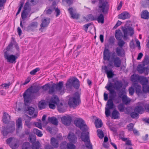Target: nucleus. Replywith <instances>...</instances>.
<instances>
[{"instance_id":"c756f323","label":"nucleus","mask_w":149,"mask_h":149,"mask_svg":"<svg viewBox=\"0 0 149 149\" xmlns=\"http://www.w3.org/2000/svg\"><path fill=\"white\" fill-rule=\"evenodd\" d=\"M123 103L127 105L130 103L131 100L126 95H124L122 97Z\"/></svg>"},{"instance_id":"49530a36","label":"nucleus","mask_w":149,"mask_h":149,"mask_svg":"<svg viewBox=\"0 0 149 149\" xmlns=\"http://www.w3.org/2000/svg\"><path fill=\"white\" fill-rule=\"evenodd\" d=\"M27 11L23 10L22 13L21 17L22 19H25L27 17L29 13Z\"/></svg>"},{"instance_id":"cd10ccee","label":"nucleus","mask_w":149,"mask_h":149,"mask_svg":"<svg viewBox=\"0 0 149 149\" xmlns=\"http://www.w3.org/2000/svg\"><path fill=\"white\" fill-rule=\"evenodd\" d=\"M103 69L104 70H105V72L107 74V77L108 78H111L113 77L114 75L113 72L111 70L108 71L107 70V66H105Z\"/></svg>"},{"instance_id":"6ab92c4d","label":"nucleus","mask_w":149,"mask_h":149,"mask_svg":"<svg viewBox=\"0 0 149 149\" xmlns=\"http://www.w3.org/2000/svg\"><path fill=\"white\" fill-rule=\"evenodd\" d=\"M50 143L54 148H57L59 146V141L56 138L52 137L50 139Z\"/></svg>"},{"instance_id":"5fc2aeb1","label":"nucleus","mask_w":149,"mask_h":149,"mask_svg":"<svg viewBox=\"0 0 149 149\" xmlns=\"http://www.w3.org/2000/svg\"><path fill=\"white\" fill-rule=\"evenodd\" d=\"M30 146V143H25L22 146V149H28Z\"/></svg>"},{"instance_id":"79ce46f5","label":"nucleus","mask_w":149,"mask_h":149,"mask_svg":"<svg viewBox=\"0 0 149 149\" xmlns=\"http://www.w3.org/2000/svg\"><path fill=\"white\" fill-rule=\"evenodd\" d=\"M97 135L99 137L102 139L104 137V134L103 131L100 129H98L97 130Z\"/></svg>"},{"instance_id":"e2e57ef3","label":"nucleus","mask_w":149,"mask_h":149,"mask_svg":"<svg viewBox=\"0 0 149 149\" xmlns=\"http://www.w3.org/2000/svg\"><path fill=\"white\" fill-rule=\"evenodd\" d=\"M55 9V8L54 9H50L49 8L47 10H45V12L46 13L47 15H50L51 14L52 12Z\"/></svg>"},{"instance_id":"7ed1b4c3","label":"nucleus","mask_w":149,"mask_h":149,"mask_svg":"<svg viewBox=\"0 0 149 149\" xmlns=\"http://www.w3.org/2000/svg\"><path fill=\"white\" fill-rule=\"evenodd\" d=\"M66 88L68 89H71L72 87L76 89L79 88V80L75 77L70 78L66 84Z\"/></svg>"},{"instance_id":"2f4dec72","label":"nucleus","mask_w":149,"mask_h":149,"mask_svg":"<svg viewBox=\"0 0 149 149\" xmlns=\"http://www.w3.org/2000/svg\"><path fill=\"white\" fill-rule=\"evenodd\" d=\"M144 66V65L141 64H139L138 65L137 70L139 73L142 74L145 70L146 68Z\"/></svg>"},{"instance_id":"8fccbe9b","label":"nucleus","mask_w":149,"mask_h":149,"mask_svg":"<svg viewBox=\"0 0 149 149\" xmlns=\"http://www.w3.org/2000/svg\"><path fill=\"white\" fill-rule=\"evenodd\" d=\"M87 20L88 21L89 20H95V17H94L92 14H89L88 15L87 17Z\"/></svg>"},{"instance_id":"1a4fd4ad","label":"nucleus","mask_w":149,"mask_h":149,"mask_svg":"<svg viewBox=\"0 0 149 149\" xmlns=\"http://www.w3.org/2000/svg\"><path fill=\"white\" fill-rule=\"evenodd\" d=\"M4 56L6 60L8 62L13 63L16 62V60L17 58V57L13 54H10L8 51H5L4 53Z\"/></svg>"},{"instance_id":"4be33fe9","label":"nucleus","mask_w":149,"mask_h":149,"mask_svg":"<svg viewBox=\"0 0 149 149\" xmlns=\"http://www.w3.org/2000/svg\"><path fill=\"white\" fill-rule=\"evenodd\" d=\"M38 24L37 22H33L31 23L27 27L28 31H33L34 29L36 28L38 26Z\"/></svg>"},{"instance_id":"f3484780","label":"nucleus","mask_w":149,"mask_h":149,"mask_svg":"<svg viewBox=\"0 0 149 149\" xmlns=\"http://www.w3.org/2000/svg\"><path fill=\"white\" fill-rule=\"evenodd\" d=\"M61 120L63 124L66 125H69L71 124L72 118L69 116H64L61 118Z\"/></svg>"},{"instance_id":"c85d7f7f","label":"nucleus","mask_w":149,"mask_h":149,"mask_svg":"<svg viewBox=\"0 0 149 149\" xmlns=\"http://www.w3.org/2000/svg\"><path fill=\"white\" fill-rule=\"evenodd\" d=\"M120 113L117 110L115 109L112 112L111 118L114 119H118L120 118Z\"/></svg>"},{"instance_id":"052dcab7","label":"nucleus","mask_w":149,"mask_h":149,"mask_svg":"<svg viewBox=\"0 0 149 149\" xmlns=\"http://www.w3.org/2000/svg\"><path fill=\"white\" fill-rule=\"evenodd\" d=\"M13 45V43L12 42H11L10 44L8 45V46L6 48V51H8L9 53H10V50L11 48L12 47Z\"/></svg>"},{"instance_id":"0e129e2a","label":"nucleus","mask_w":149,"mask_h":149,"mask_svg":"<svg viewBox=\"0 0 149 149\" xmlns=\"http://www.w3.org/2000/svg\"><path fill=\"white\" fill-rule=\"evenodd\" d=\"M124 95H126L125 94V92L124 91H120L118 93V97H119L121 98Z\"/></svg>"},{"instance_id":"a18cd8bd","label":"nucleus","mask_w":149,"mask_h":149,"mask_svg":"<svg viewBox=\"0 0 149 149\" xmlns=\"http://www.w3.org/2000/svg\"><path fill=\"white\" fill-rule=\"evenodd\" d=\"M24 10L28 11V12H30V8L29 3L28 2H26L24 7Z\"/></svg>"},{"instance_id":"4468645a","label":"nucleus","mask_w":149,"mask_h":149,"mask_svg":"<svg viewBox=\"0 0 149 149\" xmlns=\"http://www.w3.org/2000/svg\"><path fill=\"white\" fill-rule=\"evenodd\" d=\"M144 106L143 104L142 103L139 102L138 104L135 108L134 111L139 113L142 114L145 111Z\"/></svg>"},{"instance_id":"a19ab883","label":"nucleus","mask_w":149,"mask_h":149,"mask_svg":"<svg viewBox=\"0 0 149 149\" xmlns=\"http://www.w3.org/2000/svg\"><path fill=\"white\" fill-rule=\"evenodd\" d=\"M33 132L39 137H41L42 136V132L37 129H34L33 130Z\"/></svg>"},{"instance_id":"412c9836","label":"nucleus","mask_w":149,"mask_h":149,"mask_svg":"<svg viewBox=\"0 0 149 149\" xmlns=\"http://www.w3.org/2000/svg\"><path fill=\"white\" fill-rule=\"evenodd\" d=\"M115 52L117 54L116 56H118L123 57L125 55V52L123 48L117 47L116 48Z\"/></svg>"},{"instance_id":"2eb2a0df","label":"nucleus","mask_w":149,"mask_h":149,"mask_svg":"<svg viewBox=\"0 0 149 149\" xmlns=\"http://www.w3.org/2000/svg\"><path fill=\"white\" fill-rule=\"evenodd\" d=\"M110 50L106 48H105L103 52V59L104 60H107L109 62L111 60Z\"/></svg>"},{"instance_id":"e433bc0d","label":"nucleus","mask_w":149,"mask_h":149,"mask_svg":"<svg viewBox=\"0 0 149 149\" xmlns=\"http://www.w3.org/2000/svg\"><path fill=\"white\" fill-rule=\"evenodd\" d=\"M46 103L44 100H41L40 101L38 104V107L39 109H43L46 107Z\"/></svg>"},{"instance_id":"37998d69","label":"nucleus","mask_w":149,"mask_h":149,"mask_svg":"<svg viewBox=\"0 0 149 149\" xmlns=\"http://www.w3.org/2000/svg\"><path fill=\"white\" fill-rule=\"evenodd\" d=\"M118 109L120 112L124 111L125 107L124 105L122 104H120L117 106Z\"/></svg>"},{"instance_id":"4c0bfd02","label":"nucleus","mask_w":149,"mask_h":149,"mask_svg":"<svg viewBox=\"0 0 149 149\" xmlns=\"http://www.w3.org/2000/svg\"><path fill=\"white\" fill-rule=\"evenodd\" d=\"M16 125L17 129H22V118H20L18 119L16 122Z\"/></svg>"},{"instance_id":"4d7b16f0","label":"nucleus","mask_w":149,"mask_h":149,"mask_svg":"<svg viewBox=\"0 0 149 149\" xmlns=\"http://www.w3.org/2000/svg\"><path fill=\"white\" fill-rule=\"evenodd\" d=\"M56 104L50 102V101H49V107L50 108L54 109L56 107Z\"/></svg>"},{"instance_id":"c03bdc74","label":"nucleus","mask_w":149,"mask_h":149,"mask_svg":"<svg viewBox=\"0 0 149 149\" xmlns=\"http://www.w3.org/2000/svg\"><path fill=\"white\" fill-rule=\"evenodd\" d=\"M131 117L132 118H138L139 116V113L134 111L130 113Z\"/></svg>"},{"instance_id":"b1692460","label":"nucleus","mask_w":149,"mask_h":149,"mask_svg":"<svg viewBox=\"0 0 149 149\" xmlns=\"http://www.w3.org/2000/svg\"><path fill=\"white\" fill-rule=\"evenodd\" d=\"M118 18L119 19H127L130 17V14L126 12H124L118 15Z\"/></svg>"},{"instance_id":"ddd939ff","label":"nucleus","mask_w":149,"mask_h":149,"mask_svg":"<svg viewBox=\"0 0 149 149\" xmlns=\"http://www.w3.org/2000/svg\"><path fill=\"white\" fill-rule=\"evenodd\" d=\"M63 82L60 81L58 83L55 84L56 91L58 92L61 94L62 95L64 93L65 88H63Z\"/></svg>"},{"instance_id":"5701e85b","label":"nucleus","mask_w":149,"mask_h":149,"mask_svg":"<svg viewBox=\"0 0 149 149\" xmlns=\"http://www.w3.org/2000/svg\"><path fill=\"white\" fill-rule=\"evenodd\" d=\"M50 102L55 104L57 106L59 103V99L56 95H53L51 98L49 100Z\"/></svg>"},{"instance_id":"69168bd1","label":"nucleus","mask_w":149,"mask_h":149,"mask_svg":"<svg viewBox=\"0 0 149 149\" xmlns=\"http://www.w3.org/2000/svg\"><path fill=\"white\" fill-rule=\"evenodd\" d=\"M92 24V23H90L84 25L83 26L85 28V30L86 32H87L89 26Z\"/></svg>"},{"instance_id":"ea45409f","label":"nucleus","mask_w":149,"mask_h":149,"mask_svg":"<svg viewBox=\"0 0 149 149\" xmlns=\"http://www.w3.org/2000/svg\"><path fill=\"white\" fill-rule=\"evenodd\" d=\"M26 111H28V114L29 115H32L35 111V109L34 108L29 107H28Z\"/></svg>"},{"instance_id":"f704fd0d","label":"nucleus","mask_w":149,"mask_h":149,"mask_svg":"<svg viewBox=\"0 0 149 149\" xmlns=\"http://www.w3.org/2000/svg\"><path fill=\"white\" fill-rule=\"evenodd\" d=\"M55 86V84H53L51 85H49L48 91V93L49 94H52L54 93L56 91Z\"/></svg>"},{"instance_id":"473e14b6","label":"nucleus","mask_w":149,"mask_h":149,"mask_svg":"<svg viewBox=\"0 0 149 149\" xmlns=\"http://www.w3.org/2000/svg\"><path fill=\"white\" fill-rule=\"evenodd\" d=\"M95 20H97L99 23L103 24L104 21V18L103 15L101 13L97 17H95Z\"/></svg>"},{"instance_id":"338daca9","label":"nucleus","mask_w":149,"mask_h":149,"mask_svg":"<svg viewBox=\"0 0 149 149\" xmlns=\"http://www.w3.org/2000/svg\"><path fill=\"white\" fill-rule=\"evenodd\" d=\"M115 40V39L114 37H110L109 40V42L110 44L111 45L113 44L114 43Z\"/></svg>"},{"instance_id":"f03ea898","label":"nucleus","mask_w":149,"mask_h":149,"mask_svg":"<svg viewBox=\"0 0 149 149\" xmlns=\"http://www.w3.org/2000/svg\"><path fill=\"white\" fill-rule=\"evenodd\" d=\"M122 61L120 58L117 56L115 52H113L111 54V60L109 62L108 66L113 67H120Z\"/></svg>"},{"instance_id":"f257e3e1","label":"nucleus","mask_w":149,"mask_h":149,"mask_svg":"<svg viewBox=\"0 0 149 149\" xmlns=\"http://www.w3.org/2000/svg\"><path fill=\"white\" fill-rule=\"evenodd\" d=\"M122 31L123 33V35L120 30L116 31L115 35L117 40H120L123 37L124 40H126L128 38V34L131 36L134 33L133 29L131 27H125L122 29Z\"/></svg>"},{"instance_id":"680f3d73","label":"nucleus","mask_w":149,"mask_h":149,"mask_svg":"<svg viewBox=\"0 0 149 149\" xmlns=\"http://www.w3.org/2000/svg\"><path fill=\"white\" fill-rule=\"evenodd\" d=\"M134 125L132 123H130L127 125L128 129L129 131H132L133 130Z\"/></svg>"},{"instance_id":"393cba45","label":"nucleus","mask_w":149,"mask_h":149,"mask_svg":"<svg viewBox=\"0 0 149 149\" xmlns=\"http://www.w3.org/2000/svg\"><path fill=\"white\" fill-rule=\"evenodd\" d=\"M57 106L58 110L60 112L63 113L65 111V106L62 102L59 103Z\"/></svg>"},{"instance_id":"bf43d9fd","label":"nucleus","mask_w":149,"mask_h":149,"mask_svg":"<svg viewBox=\"0 0 149 149\" xmlns=\"http://www.w3.org/2000/svg\"><path fill=\"white\" fill-rule=\"evenodd\" d=\"M143 63L144 65H147L149 63V58L148 56H146L144 58Z\"/></svg>"},{"instance_id":"3c124183","label":"nucleus","mask_w":149,"mask_h":149,"mask_svg":"<svg viewBox=\"0 0 149 149\" xmlns=\"http://www.w3.org/2000/svg\"><path fill=\"white\" fill-rule=\"evenodd\" d=\"M50 85L49 83H47L41 86L40 88L42 89L44 91H46L49 88Z\"/></svg>"},{"instance_id":"aec40b11","label":"nucleus","mask_w":149,"mask_h":149,"mask_svg":"<svg viewBox=\"0 0 149 149\" xmlns=\"http://www.w3.org/2000/svg\"><path fill=\"white\" fill-rule=\"evenodd\" d=\"M67 138L69 141L70 143H75L77 141V138L73 133H69Z\"/></svg>"},{"instance_id":"774afa93","label":"nucleus","mask_w":149,"mask_h":149,"mask_svg":"<svg viewBox=\"0 0 149 149\" xmlns=\"http://www.w3.org/2000/svg\"><path fill=\"white\" fill-rule=\"evenodd\" d=\"M71 17L73 19H78L79 18V15L76 13H73L71 15Z\"/></svg>"},{"instance_id":"9b49d317","label":"nucleus","mask_w":149,"mask_h":149,"mask_svg":"<svg viewBox=\"0 0 149 149\" xmlns=\"http://www.w3.org/2000/svg\"><path fill=\"white\" fill-rule=\"evenodd\" d=\"M114 104L112 99H109L107 103L105 109V114L107 117H108L110 115V110L113 109Z\"/></svg>"},{"instance_id":"a211bd4d","label":"nucleus","mask_w":149,"mask_h":149,"mask_svg":"<svg viewBox=\"0 0 149 149\" xmlns=\"http://www.w3.org/2000/svg\"><path fill=\"white\" fill-rule=\"evenodd\" d=\"M123 86V84L121 81L116 80L114 82L113 85L111 88H113L117 91L120 90L122 88Z\"/></svg>"},{"instance_id":"6e6d98bb","label":"nucleus","mask_w":149,"mask_h":149,"mask_svg":"<svg viewBox=\"0 0 149 149\" xmlns=\"http://www.w3.org/2000/svg\"><path fill=\"white\" fill-rule=\"evenodd\" d=\"M40 147L39 143H36L33 144L32 146V148L33 149H39Z\"/></svg>"},{"instance_id":"c9c22d12","label":"nucleus","mask_w":149,"mask_h":149,"mask_svg":"<svg viewBox=\"0 0 149 149\" xmlns=\"http://www.w3.org/2000/svg\"><path fill=\"white\" fill-rule=\"evenodd\" d=\"M10 120V116L8 114L5 113H4L3 118V123L6 124L8 123Z\"/></svg>"},{"instance_id":"603ef678","label":"nucleus","mask_w":149,"mask_h":149,"mask_svg":"<svg viewBox=\"0 0 149 149\" xmlns=\"http://www.w3.org/2000/svg\"><path fill=\"white\" fill-rule=\"evenodd\" d=\"M143 91L145 93H148L149 92V86L147 85H144L143 86Z\"/></svg>"},{"instance_id":"6e6552de","label":"nucleus","mask_w":149,"mask_h":149,"mask_svg":"<svg viewBox=\"0 0 149 149\" xmlns=\"http://www.w3.org/2000/svg\"><path fill=\"white\" fill-rule=\"evenodd\" d=\"M139 78L140 76L136 74H133L131 76V81L134 82L132 85L136 88V91L138 92L140 91L141 88V86L137 83L138 81H139Z\"/></svg>"},{"instance_id":"09e8293b","label":"nucleus","mask_w":149,"mask_h":149,"mask_svg":"<svg viewBox=\"0 0 149 149\" xmlns=\"http://www.w3.org/2000/svg\"><path fill=\"white\" fill-rule=\"evenodd\" d=\"M72 143L70 142L67 144V148L68 149H75V145Z\"/></svg>"},{"instance_id":"20e7f679","label":"nucleus","mask_w":149,"mask_h":149,"mask_svg":"<svg viewBox=\"0 0 149 149\" xmlns=\"http://www.w3.org/2000/svg\"><path fill=\"white\" fill-rule=\"evenodd\" d=\"M81 102L80 95L78 92H76L72 97L70 98L68 104L70 107H74L78 105Z\"/></svg>"},{"instance_id":"a878e982","label":"nucleus","mask_w":149,"mask_h":149,"mask_svg":"<svg viewBox=\"0 0 149 149\" xmlns=\"http://www.w3.org/2000/svg\"><path fill=\"white\" fill-rule=\"evenodd\" d=\"M15 123L13 121L7 126V129L8 130L9 132L12 133L15 130Z\"/></svg>"},{"instance_id":"864d4df0","label":"nucleus","mask_w":149,"mask_h":149,"mask_svg":"<svg viewBox=\"0 0 149 149\" xmlns=\"http://www.w3.org/2000/svg\"><path fill=\"white\" fill-rule=\"evenodd\" d=\"M120 40L118 43V45L119 47L122 48L125 42L123 40Z\"/></svg>"},{"instance_id":"de8ad7c7","label":"nucleus","mask_w":149,"mask_h":149,"mask_svg":"<svg viewBox=\"0 0 149 149\" xmlns=\"http://www.w3.org/2000/svg\"><path fill=\"white\" fill-rule=\"evenodd\" d=\"M67 142L66 141L63 142L61 143L60 146V147L61 149H66L67 148Z\"/></svg>"},{"instance_id":"72a5a7b5","label":"nucleus","mask_w":149,"mask_h":149,"mask_svg":"<svg viewBox=\"0 0 149 149\" xmlns=\"http://www.w3.org/2000/svg\"><path fill=\"white\" fill-rule=\"evenodd\" d=\"M48 120L49 122L51 123L54 125H58V122L57 119L54 117H49Z\"/></svg>"},{"instance_id":"9d476101","label":"nucleus","mask_w":149,"mask_h":149,"mask_svg":"<svg viewBox=\"0 0 149 149\" xmlns=\"http://www.w3.org/2000/svg\"><path fill=\"white\" fill-rule=\"evenodd\" d=\"M113 86V83L111 81H109L107 85L105 86V88L109 92L110 95L109 96V99L113 100L116 96V93L114 90L112 89Z\"/></svg>"},{"instance_id":"7c9ffc66","label":"nucleus","mask_w":149,"mask_h":149,"mask_svg":"<svg viewBox=\"0 0 149 149\" xmlns=\"http://www.w3.org/2000/svg\"><path fill=\"white\" fill-rule=\"evenodd\" d=\"M141 15L142 18L148 19L149 18V13L147 10H143L142 12Z\"/></svg>"},{"instance_id":"dca6fc26","label":"nucleus","mask_w":149,"mask_h":149,"mask_svg":"<svg viewBox=\"0 0 149 149\" xmlns=\"http://www.w3.org/2000/svg\"><path fill=\"white\" fill-rule=\"evenodd\" d=\"M50 21V19L49 18L42 19V23L40 25L41 28L39 29V30H41L44 28L47 27Z\"/></svg>"},{"instance_id":"39448f33","label":"nucleus","mask_w":149,"mask_h":149,"mask_svg":"<svg viewBox=\"0 0 149 149\" xmlns=\"http://www.w3.org/2000/svg\"><path fill=\"white\" fill-rule=\"evenodd\" d=\"M89 134L88 132L84 133H82L81 138L83 141L85 142L86 147L88 149H93L92 146L90 141Z\"/></svg>"},{"instance_id":"58836bf2","label":"nucleus","mask_w":149,"mask_h":149,"mask_svg":"<svg viewBox=\"0 0 149 149\" xmlns=\"http://www.w3.org/2000/svg\"><path fill=\"white\" fill-rule=\"evenodd\" d=\"M95 124L97 128L101 127L102 125V120L99 119H97L95 121Z\"/></svg>"},{"instance_id":"f8f14e48","label":"nucleus","mask_w":149,"mask_h":149,"mask_svg":"<svg viewBox=\"0 0 149 149\" xmlns=\"http://www.w3.org/2000/svg\"><path fill=\"white\" fill-rule=\"evenodd\" d=\"M31 93L29 91L28 89L23 94V97L24 104L25 105L28 106L31 101Z\"/></svg>"},{"instance_id":"bb28decb","label":"nucleus","mask_w":149,"mask_h":149,"mask_svg":"<svg viewBox=\"0 0 149 149\" xmlns=\"http://www.w3.org/2000/svg\"><path fill=\"white\" fill-rule=\"evenodd\" d=\"M139 82L142 85H146L148 82V80L146 77L143 76H140Z\"/></svg>"},{"instance_id":"0eeeda50","label":"nucleus","mask_w":149,"mask_h":149,"mask_svg":"<svg viewBox=\"0 0 149 149\" xmlns=\"http://www.w3.org/2000/svg\"><path fill=\"white\" fill-rule=\"evenodd\" d=\"M98 8L100 13H107L109 9L107 2L104 0H99Z\"/></svg>"},{"instance_id":"423d86ee","label":"nucleus","mask_w":149,"mask_h":149,"mask_svg":"<svg viewBox=\"0 0 149 149\" xmlns=\"http://www.w3.org/2000/svg\"><path fill=\"white\" fill-rule=\"evenodd\" d=\"M74 123L76 126L79 127L83 131H86L88 129L85 122L82 118L77 119L74 121Z\"/></svg>"},{"instance_id":"13d9d810","label":"nucleus","mask_w":149,"mask_h":149,"mask_svg":"<svg viewBox=\"0 0 149 149\" xmlns=\"http://www.w3.org/2000/svg\"><path fill=\"white\" fill-rule=\"evenodd\" d=\"M40 70V69L39 68H36V69H34L33 70H32L30 72V74L32 75H34L36 73L39 71Z\"/></svg>"}]
</instances>
